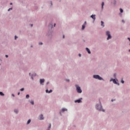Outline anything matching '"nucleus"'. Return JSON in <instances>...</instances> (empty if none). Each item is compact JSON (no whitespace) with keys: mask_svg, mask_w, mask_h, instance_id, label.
<instances>
[{"mask_svg":"<svg viewBox=\"0 0 130 130\" xmlns=\"http://www.w3.org/2000/svg\"><path fill=\"white\" fill-rule=\"evenodd\" d=\"M96 109H98V110H100V111H103V112H104V111H105V110L102 109V106L101 105H100L99 106L96 105Z\"/></svg>","mask_w":130,"mask_h":130,"instance_id":"obj_1","label":"nucleus"},{"mask_svg":"<svg viewBox=\"0 0 130 130\" xmlns=\"http://www.w3.org/2000/svg\"><path fill=\"white\" fill-rule=\"evenodd\" d=\"M106 35H107V36H108L107 40H109V39H111V35H110V32H109L108 31H107Z\"/></svg>","mask_w":130,"mask_h":130,"instance_id":"obj_2","label":"nucleus"},{"mask_svg":"<svg viewBox=\"0 0 130 130\" xmlns=\"http://www.w3.org/2000/svg\"><path fill=\"white\" fill-rule=\"evenodd\" d=\"M76 90L78 93H82V89H81V87H80L79 86L76 85Z\"/></svg>","mask_w":130,"mask_h":130,"instance_id":"obj_3","label":"nucleus"},{"mask_svg":"<svg viewBox=\"0 0 130 130\" xmlns=\"http://www.w3.org/2000/svg\"><path fill=\"white\" fill-rule=\"evenodd\" d=\"M94 79H97L98 80H102V78L100 77L99 75H93Z\"/></svg>","mask_w":130,"mask_h":130,"instance_id":"obj_4","label":"nucleus"},{"mask_svg":"<svg viewBox=\"0 0 130 130\" xmlns=\"http://www.w3.org/2000/svg\"><path fill=\"white\" fill-rule=\"evenodd\" d=\"M118 80H115V79H113V83H114V84H116V85H118L119 86V83H117Z\"/></svg>","mask_w":130,"mask_h":130,"instance_id":"obj_5","label":"nucleus"},{"mask_svg":"<svg viewBox=\"0 0 130 130\" xmlns=\"http://www.w3.org/2000/svg\"><path fill=\"white\" fill-rule=\"evenodd\" d=\"M95 15H92L90 17L91 18H92V19H93V20H94V21H95V20L96 19V17H95Z\"/></svg>","mask_w":130,"mask_h":130,"instance_id":"obj_6","label":"nucleus"},{"mask_svg":"<svg viewBox=\"0 0 130 130\" xmlns=\"http://www.w3.org/2000/svg\"><path fill=\"white\" fill-rule=\"evenodd\" d=\"M75 103H81V100H77L76 101H75Z\"/></svg>","mask_w":130,"mask_h":130,"instance_id":"obj_7","label":"nucleus"},{"mask_svg":"<svg viewBox=\"0 0 130 130\" xmlns=\"http://www.w3.org/2000/svg\"><path fill=\"white\" fill-rule=\"evenodd\" d=\"M40 119L41 120H42L44 119V118L43 117V115H41L40 116Z\"/></svg>","mask_w":130,"mask_h":130,"instance_id":"obj_8","label":"nucleus"},{"mask_svg":"<svg viewBox=\"0 0 130 130\" xmlns=\"http://www.w3.org/2000/svg\"><path fill=\"white\" fill-rule=\"evenodd\" d=\"M86 50L87 51L88 53H89V54L91 53V51H90V49H89V48H86Z\"/></svg>","mask_w":130,"mask_h":130,"instance_id":"obj_9","label":"nucleus"},{"mask_svg":"<svg viewBox=\"0 0 130 130\" xmlns=\"http://www.w3.org/2000/svg\"><path fill=\"white\" fill-rule=\"evenodd\" d=\"M44 79H40V84H42V83H44Z\"/></svg>","mask_w":130,"mask_h":130,"instance_id":"obj_10","label":"nucleus"},{"mask_svg":"<svg viewBox=\"0 0 130 130\" xmlns=\"http://www.w3.org/2000/svg\"><path fill=\"white\" fill-rule=\"evenodd\" d=\"M46 93H51V92H52V90L50 89V90H49V91H48V89H47V90H46Z\"/></svg>","mask_w":130,"mask_h":130,"instance_id":"obj_11","label":"nucleus"},{"mask_svg":"<svg viewBox=\"0 0 130 130\" xmlns=\"http://www.w3.org/2000/svg\"><path fill=\"white\" fill-rule=\"evenodd\" d=\"M101 25L103 27H104V22L103 21H101Z\"/></svg>","mask_w":130,"mask_h":130,"instance_id":"obj_12","label":"nucleus"},{"mask_svg":"<svg viewBox=\"0 0 130 130\" xmlns=\"http://www.w3.org/2000/svg\"><path fill=\"white\" fill-rule=\"evenodd\" d=\"M68 110L67 109L63 108L62 109V111L64 112V111H67Z\"/></svg>","mask_w":130,"mask_h":130,"instance_id":"obj_13","label":"nucleus"},{"mask_svg":"<svg viewBox=\"0 0 130 130\" xmlns=\"http://www.w3.org/2000/svg\"><path fill=\"white\" fill-rule=\"evenodd\" d=\"M0 95L1 96H4L5 95V94H4V93H3V92H0Z\"/></svg>","mask_w":130,"mask_h":130,"instance_id":"obj_14","label":"nucleus"},{"mask_svg":"<svg viewBox=\"0 0 130 130\" xmlns=\"http://www.w3.org/2000/svg\"><path fill=\"white\" fill-rule=\"evenodd\" d=\"M85 24H83V25H82V30H84V29H85Z\"/></svg>","mask_w":130,"mask_h":130,"instance_id":"obj_15","label":"nucleus"},{"mask_svg":"<svg viewBox=\"0 0 130 130\" xmlns=\"http://www.w3.org/2000/svg\"><path fill=\"white\" fill-rule=\"evenodd\" d=\"M31 122V120L29 119L28 121H27V124H29V123H30Z\"/></svg>","mask_w":130,"mask_h":130,"instance_id":"obj_16","label":"nucleus"},{"mask_svg":"<svg viewBox=\"0 0 130 130\" xmlns=\"http://www.w3.org/2000/svg\"><path fill=\"white\" fill-rule=\"evenodd\" d=\"M104 6V2H102V9H103V6Z\"/></svg>","mask_w":130,"mask_h":130,"instance_id":"obj_17","label":"nucleus"},{"mask_svg":"<svg viewBox=\"0 0 130 130\" xmlns=\"http://www.w3.org/2000/svg\"><path fill=\"white\" fill-rule=\"evenodd\" d=\"M120 13H123V10H122V9L120 8Z\"/></svg>","mask_w":130,"mask_h":130,"instance_id":"obj_18","label":"nucleus"},{"mask_svg":"<svg viewBox=\"0 0 130 130\" xmlns=\"http://www.w3.org/2000/svg\"><path fill=\"white\" fill-rule=\"evenodd\" d=\"M30 104L32 105H34V102L33 101H31L30 102Z\"/></svg>","mask_w":130,"mask_h":130,"instance_id":"obj_19","label":"nucleus"},{"mask_svg":"<svg viewBox=\"0 0 130 130\" xmlns=\"http://www.w3.org/2000/svg\"><path fill=\"white\" fill-rule=\"evenodd\" d=\"M29 94H27V95H26V98L27 99H28V98H29Z\"/></svg>","mask_w":130,"mask_h":130,"instance_id":"obj_20","label":"nucleus"},{"mask_svg":"<svg viewBox=\"0 0 130 130\" xmlns=\"http://www.w3.org/2000/svg\"><path fill=\"white\" fill-rule=\"evenodd\" d=\"M14 112H15V113H18V110H14Z\"/></svg>","mask_w":130,"mask_h":130,"instance_id":"obj_21","label":"nucleus"},{"mask_svg":"<svg viewBox=\"0 0 130 130\" xmlns=\"http://www.w3.org/2000/svg\"><path fill=\"white\" fill-rule=\"evenodd\" d=\"M121 82L122 83V84H123L124 83V81L123 80H122L121 81Z\"/></svg>","mask_w":130,"mask_h":130,"instance_id":"obj_22","label":"nucleus"},{"mask_svg":"<svg viewBox=\"0 0 130 130\" xmlns=\"http://www.w3.org/2000/svg\"><path fill=\"white\" fill-rule=\"evenodd\" d=\"M50 127H51V124H50L49 125V129L50 128Z\"/></svg>","mask_w":130,"mask_h":130,"instance_id":"obj_23","label":"nucleus"},{"mask_svg":"<svg viewBox=\"0 0 130 130\" xmlns=\"http://www.w3.org/2000/svg\"><path fill=\"white\" fill-rule=\"evenodd\" d=\"M20 91H24V88L20 89Z\"/></svg>","mask_w":130,"mask_h":130,"instance_id":"obj_24","label":"nucleus"},{"mask_svg":"<svg viewBox=\"0 0 130 130\" xmlns=\"http://www.w3.org/2000/svg\"><path fill=\"white\" fill-rule=\"evenodd\" d=\"M43 43H39L40 45H42Z\"/></svg>","mask_w":130,"mask_h":130,"instance_id":"obj_25","label":"nucleus"},{"mask_svg":"<svg viewBox=\"0 0 130 130\" xmlns=\"http://www.w3.org/2000/svg\"><path fill=\"white\" fill-rule=\"evenodd\" d=\"M10 10H12V8H10L9 9H8V12H9V11Z\"/></svg>","mask_w":130,"mask_h":130,"instance_id":"obj_26","label":"nucleus"},{"mask_svg":"<svg viewBox=\"0 0 130 130\" xmlns=\"http://www.w3.org/2000/svg\"><path fill=\"white\" fill-rule=\"evenodd\" d=\"M17 36H15V39L16 40V39H17Z\"/></svg>","mask_w":130,"mask_h":130,"instance_id":"obj_27","label":"nucleus"},{"mask_svg":"<svg viewBox=\"0 0 130 130\" xmlns=\"http://www.w3.org/2000/svg\"><path fill=\"white\" fill-rule=\"evenodd\" d=\"M6 57H9V56L8 55H6Z\"/></svg>","mask_w":130,"mask_h":130,"instance_id":"obj_28","label":"nucleus"},{"mask_svg":"<svg viewBox=\"0 0 130 130\" xmlns=\"http://www.w3.org/2000/svg\"><path fill=\"white\" fill-rule=\"evenodd\" d=\"M84 24L86 25V24H87V22L85 21V22H84Z\"/></svg>","mask_w":130,"mask_h":130,"instance_id":"obj_29","label":"nucleus"},{"mask_svg":"<svg viewBox=\"0 0 130 130\" xmlns=\"http://www.w3.org/2000/svg\"><path fill=\"white\" fill-rule=\"evenodd\" d=\"M81 54H79V56L81 57Z\"/></svg>","mask_w":130,"mask_h":130,"instance_id":"obj_30","label":"nucleus"},{"mask_svg":"<svg viewBox=\"0 0 130 130\" xmlns=\"http://www.w3.org/2000/svg\"><path fill=\"white\" fill-rule=\"evenodd\" d=\"M12 96H13V97H15V95H14L13 94H12Z\"/></svg>","mask_w":130,"mask_h":130,"instance_id":"obj_31","label":"nucleus"},{"mask_svg":"<svg viewBox=\"0 0 130 130\" xmlns=\"http://www.w3.org/2000/svg\"><path fill=\"white\" fill-rule=\"evenodd\" d=\"M122 22H123V23H124V20H122Z\"/></svg>","mask_w":130,"mask_h":130,"instance_id":"obj_32","label":"nucleus"},{"mask_svg":"<svg viewBox=\"0 0 130 130\" xmlns=\"http://www.w3.org/2000/svg\"><path fill=\"white\" fill-rule=\"evenodd\" d=\"M31 27H33V24H31Z\"/></svg>","mask_w":130,"mask_h":130,"instance_id":"obj_33","label":"nucleus"},{"mask_svg":"<svg viewBox=\"0 0 130 130\" xmlns=\"http://www.w3.org/2000/svg\"><path fill=\"white\" fill-rule=\"evenodd\" d=\"M128 40L130 41V38H128Z\"/></svg>","mask_w":130,"mask_h":130,"instance_id":"obj_34","label":"nucleus"},{"mask_svg":"<svg viewBox=\"0 0 130 130\" xmlns=\"http://www.w3.org/2000/svg\"><path fill=\"white\" fill-rule=\"evenodd\" d=\"M67 82H70V80H67Z\"/></svg>","mask_w":130,"mask_h":130,"instance_id":"obj_35","label":"nucleus"},{"mask_svg":"<svg viewBox=\"0 0 130 130\" xmlns=\"http://www.w3.org/2000/svg\"><path fill=\"white\" fill-rule=\"evenodd\" d=\"M18 95H20V92H18Z\"/></svg>","mask_w":130,"mask_h":130,"instance_id":"obj_36","label":"nucleus"},{"mask_svg":"<svg viewBox=\"0 0 130 130\" xmlns=\"http://www.w3.org/2000/svg\"><path fill=\"white\" fill-rule=\"evenodd\" d=\"M63 38H64V35L63 36Z\"/></svg>","mask_w":130,"mask_h":130,"instance_id":"obj_37","label":"nucleus"},{"mask_svg":"<svg viewBox=\"0 0 130 130\" xmlns=\"http://www.w3.org/2000/svg\"><path fill=\"white\" fill-rule=\"evenodd\" d=\"M111 101H112V102H113V100H112Z\"/></svg>","mask_w":130,"mask_h":130,"instance_id":"obj_38","label":"nucleus"},{"mask_svg":"<svg viewBox=\"0 0 130 130\" xmlns=\"http://www.w3.org/2000/svg\"><path fill=\"white\" fill-rule=\"evenodd\" d=\"M10 5H13V3H10Z\"/></svg>","mask_w":130,"mask_h":130,"instance_id":"obj_39","label":"nucleus"},{"mask_svg":"<svg viewBox=\"0 0 130 130\" xmlns=\"http://www.w3.org/2000/svg\"><path fill=\"white\" fill-rule=\"evenodd\" d=\"M51 6H52V3H51Z\"/></svg>","mask_w":130,"mask_h":130,"instance_id":"obj_40","label":"nucleus"},{"mask_svg":"<svg viewBox=\"0 0 130 130\" xmlns=\"http://www.w3.org/2000/svg\"><path fill=\"white\" fill-rule=\"evenodd\" d=\"M54 27H55V24H54Z\"/></svg>","mask_w":130,"mask_h":130,"instance_id":"obj_41","label":"nucleus"},{"mask_svg":"<svg viewBox=\"0 0 130 130\" xmlns=\"http://www.w3.org/2000/svg\"><path fill=\"white\" fill-rule=\"evenodd\" d=\"M31 75V73H29V75Z\"/></svg>","mask_w":130,"mask_h":130,"instance_id":"obj_42","label":"nucleus"},{"mask_svg":"<svg viewBox=\"0 0 130 130\" xmlns=\"http://www.w3.org/2000/svg\"><path fill=\"white\" fill-rule=\"evenodd\" d=\"M32 80H33V77H32Z\"/></svg>","mask_w":130,"mask_h":130,"instance_id":"obj_43","label":"nucleus"}]
</instances>
